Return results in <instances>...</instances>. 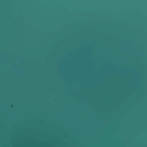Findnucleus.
Masks as SVG:
<instances>
[{
    "mask_svg": "<svg viewBox=\"0 0 147 147\" xmlns=\"http://www.w3.org/2000/svg\"><path fill=\"white\" fill-rule=\"evenodd\" d=\"M56 101H114V100H58L56 97Z\"/></svg>",
    "mask_w": 147,
    "mask_h": 147,
    "instance_id": "nucleus-1",
    "label": "nucleus"
}]
</instances>
